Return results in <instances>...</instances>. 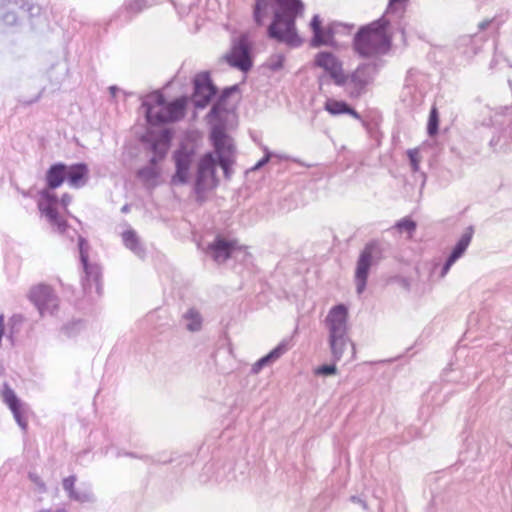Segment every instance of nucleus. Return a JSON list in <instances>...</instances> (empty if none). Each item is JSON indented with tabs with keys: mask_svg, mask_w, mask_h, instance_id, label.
<instances>
[{
	"mask_svg": "<svg viewBox=\"0 0 512 512\" xmlns=\"http://www.w3.org/2000/svg\"><path fill=\"white\" fill-rule=\"evenodd\" d=\"M273 12L271 23L267 27V36L292 48L302 45L297 33L296 18L304 13L302 0H255L253 20L257 26H263Z\"/></svg>",
	"mask_w": 512,
	"mask_h": 512,
	"instance_id": "nucleus-1",
	"label": "nucleus"
},
{
	"mask_svg": "<svg viewBox=\"0 0 512 512\" xmlns=\"http://www.w3.org/2000/svg\"><path fill=\"white\" fill-rule=\"evenodd\" d=\"M391 24V19L380 17L368 25L362 26L353 39L355 52L364 58L385 53L391 46V39L386 32L387 27Z\"/></svg>",
	"mask_w": 512,
	"mask_h": 512,
	"instance_id": "nucleus-2",
	"label": "nucleus"
},
{
	"mask_svg": "<svg viewBox=\"0 0 512 512\" xmlns=\"http://www.w3.org/2000/svg\"><path fill=\"white\" fill-rule=\"evenodd\" d=\"M325 324L328 329V343L333 362L342 359L348 345L354 351V344L348 336V309L344 304L333 306L326 318Z\"/></svg>",
	"mask_w": 512,
	"mask_h": 512,
	"instance_id": "nucleus-3",
	"label": "nucleus"
},
{
	"mask_svg": "<svg viewBox=\"0 0 512 512\" xmlns=\"http://www.w3.org/2000/svg\"><path fill=\"white\" fill-rule=\"evenodd\" d=\"M383 246L378 241L367 243L361 250L355 269L356 292L362 294L367 285L371 267L378 265L383 259Z\"/></svg>",
	"mask_w": 512,
	"mask_h": 512,
	"instance_id": "nucleus-4",
	"label": "nucleus"
},
{
	"mask_svg": "<svg viewBox=\"0 0 512 512\" xmlns=\"http://www.w3.org/2000/svg\"><path fill=\"white\" fill-rule=\"evenodd\" d=\"M314 65L322 68L325 74L318 77L319 86L328 85L332 81L336 86H343L347 82L342 61L329 51H321L315 55Z\"/></svg>",
	"mask_w": 512,
	"mask_h": 512,
	"instance_id": "nucleus-5",
	"label": "nucleus"
},
{
	"mask_svg": "<svg viewBox=\"0 0 512 512\" xmlns=\"http://www.w3.org/2000/svg\"><path fill=\"white\" fill-rule=\"evenodd\" d=\"M500 22L495 17L485 19L478 24V32L473 35H465L459 38V47H465L463 53L467 56L476 55L483 44L490 38L498 35Z\"/></svg>",
	"mask_w": 512,
	"mask_h": 512,
	"instance_id": "nucleus-6",
	"label": "nucleus"
},
{
	"mask_svg": "<svg viewBox=\"0 0 512 512\" xmlns=\"http://www.w3.org/2000/svg\"><path fill=\"white\" fill-rule=\"evenodd\" d=\"M78 248L84 271V277H82L83 289L87 294H91L93 289H95V293L100 295L102 290L101 267L98 264L89 263L90 246L88 241L82 236L78 237Z\"/></svg>",
	"mask_w": 512,
	"mask_h": 512,
	"instance_id": "nucleus-7",
	"label": "nucleus"
},
{
	"mask_svg": "<svg viewBox=\"0 0 512 512\" xmlns=\"http://www.w3.org/2000/svg\"><path fill=\"white\" fill-rule=\"evenodd\" d=\"M377 71V66L374 63L361 64L350 75H347V82L341 87L344 88L349 98L358 99L366 93V88L374 80Z\"/></svg>",
	"mask_w": 512,
	"mask_h": 512,
	"instance_id": "nucleus-8",
	"label": "nucleus"
},
{
	"mask_svg": "<svg viewBox=\"0 0 512 512\" xmlns=\"http://www.w3.org/2000/svg\"><path fill=\"white\" fill-rule=\"evenodd\" d=\"M210 139L214 146L217 163L223 169L225 177H229L230 166L232 165V157L235 147L231 138L226 134L223 125H214L211 130Z\"/></svg>",
	"mask_w": 512,
	"mask_h": 512,
	"instance_id": "nucleus-9",
	"label": "nucleus"
},
{
	"mask_svg": "<svg viewBox=\"0 0 512 512\" xmlns=\"http://www.w3.org/2000/svg\"><path fill=\"white\" fill-rule=\"evenodd\" d=\"M251 43L247 34H241L232 43L231 51L225 56L227 63L246 73L252 66Z\"/></svg>",
	"mask_w": 512,
	"mask_h": 512,
	"instance_id": "nucleus-10",
	"label": "nucleus"
},
{
	"mask_svg": "<svg viewBox=\"0 0 512 512\" xmlns=\"http://www.w3.org/2000/svg\"><path fill=\"white\" fill-rule=\"evenodd\" d=\"M29 299L41 316L53 315L59 306V298L51 286L38 284L30 289Z\"/></svg>",
	"mask_w": 512,
	"mask_h": 512,
	"instance_id": "nucleus-11",
	"label": "nucleus"
},
{
	"mask_svg": "<svg viewBox=\"0 0 512 512\" xmlns=\"http://www.w3.org/2000/svg\"><path fill=\"white\" fill-rule=\"evenodd\" d=\"M194 92L192 102L196 108L203 109L211 101L217 92L208 72H202L194 78Z\"/></svg>",
	"mask_w": 512,
	"mask_h": 512,
	"instance_id": "nucleus-12",
	"label": "nucleus"
},
{
	"mask_svg": "<svg viewBox=\"0 0 512 512\" xmlns=\"http://www.w3.org/2000/svg\"><path fill=\"white\" fill-rule=\"evenodd\" d=\"M50 189H43L40 192L41 200L38 202V208L42 214H44L49 223L57 227L60 233H64L68 227L66 220L60 218L56 205L58 198L54 193L49 191Z\"/></svg>",
	"mask_w": 512,
	"mask_h": 512,
	"instance_id": "nucleus-13",
	"label": "nucleus"
},
{
	"mask_svg": "<svg viewBox=\"0 0 512 512\" xmlns=\"http://www.w3.org/2000/svg\"><path fill=\"white\" fill-rule=\"evenodd\" d=\"M193 157L194 151L186 146H181L173 153L176 170L171 178L172 185H185L188 183Z\"/></svg>",
	"mask_w": 512,
	"mask_h": 512,
	"instance_id": "nucleus-14",
	"label": "nucleus"
},
{
	"mask_svg": "<svg viewBox=\"0 0 512 512\" xmlns=\"http://www.w3.org/2000/svg\"><path fill=\"white\" fill-rule=\"evenodd\" d=\"M2 398L5 404L8 405L13 417L19 427L25 432L28 427V422L24 416V410L20 399L15 394L14 390L5 383L2 390Z\"/></svg>",
	"mask_w": 512,
	"mask_h": 512,
	"instance_id": "nucleus-15",
	"label": "nucleus"
},
{
	"mask_svg": "<svg viewBox=\"0 0 512 512\" xmlns=\"http://www.w3.org/2000/svg\"><path fill=\"white\" fill-rule=\"evenodd\" d=\"M236 241L226 240L221 236H217L215 240L208 245L207 253L217 263H223L229 259L235 250Z\"/></svg>",
	"mask_w": 512,
	"mask_h": 512,
	"instance_id": "nucleus-16",
	"label": "nucleus"
},
{
	"mask_svg": "<svg viewBox=\"0 0 512 512\" xmlns=\"http://www.w3.org/2000/svg\"><path fill=\"white\" fill-rule=\"evenodd\" d=\"M66 180L68 184L75 189L84 187L89 180V168L86 163H75L67 165Z\"/></svg>",
	"mask_w": 512,
	"mask_h": 512,
	"instance_id": "nucleus-17",
	"label": "nucleus"
},
{
	"mask_svg": "<svg viewBox=\"0 0 512 512\" xmlns=\"http://www.w3.org/2000/svg\"><path fill=\"white\" fill-rule=\"evenodd\" d=\"M289 350V341L282 340L274 349L268 354L257 360L251 367L252 374H258L264 367L271 365L277 361L282 355Z\"/></svg>",
	"mask_w": 512,
	"mask_h": 512,
	"instance_id": "nucleus-18",
	"label": "nucleus"
},
{
	"mask_svg": "<svg viewBox=\"0 0 512 512\" xmlns=\"http://www.w3.org/2000/svg\"><path fill=\"white\" fill-rule=\"evenodd\" d=\"M171 139V132L168 129H164L157 136L149 135L148 137H144L143 141L150 144V150L154 155L165 158Z\"/></svg>",
	"mask_w": 512,
	"mask_h": 512,
	"instance_id": "nucleus-19",
	"label": "nucleus"
},
{
	"mask_svg": "<svg viewBox=\"0 0 512 512\" xmlns=\"http://www.w3.org/2000/svg\"><path fill=\"white\" fill-rule=\"evenodd\" d=\"M67 176V165L62 162L52 164L45 175L47 188L50 190L60 187Z\"/></svg>",
	"mask_w": 512,
	"mask_h": 512,
	"instance_id": "nucleus-20",
	"label": "nucleus"
},
{
	"mask_svg": "<svg viewBox=\"0 0 512 512\" xmlns=\"http://www.w3.org/2000/svg\"><path fill=\"white\" fill-rule=\"evenodd\" d=\"M405 2L406 0H389L386 13L382 16L391 19V22L395 23L397 29L402 33L405 30V26L402 23L405 14Z\"/></svg>",
	"mask_w": 512,
	"mask_h": 512,
	"instance_id": "nucleus-21",
	"label": "nucleus"
},
{
	"mask_svg": "<svg viewBox=\"0 0 512 512\" xmlns=\"http://www.w3.org/2000/svg\"><path fill=\"white\" fill-rule=\"evenodd\" d=\"M122 241L124 246L131 252H133L136 256H138L139 258L145 257L146 249L135 230H125L122 233Z\"/></svg>",
	"mask_w": 512,
	"mask_h": 512,
	"instance_id": "nucleus-22",
	"label": "nucleus"
},
{
	"mask_svg": "<svg viewBox=\"0 0 512 512\" xmlns=\"http://www.w3.org/2000/svg\"><path fill=\"white\" fill-rule=\"evenodd\" d=\"M147 7L148 0H126L118 11V17L123 15L124 21L129 22Z\"/></svg>",
	"mask_w": 512,
	"mask_h": 512,
	"instance_id": "nucleus-23",
	"label": "nucleus"
},
{
	"mask_svg": "<svg viewBox=\"0 0 512 512\" xmlns=\"http://www.w3.org/2000/svg\"><path fill=\"white\" fill-rule=\"evenodd\" d=\"M214 178L215 177H211L208 174H196L194 193L196 194V201L198 203L202 204L206 201V192L215 186V184H211Z\"/></svg>",
	"mask_w": 512,
	"mask_h": 512,
	"instance_id": "nucleus-24",
	"label": "nucleus"
},
{
	"mask_svg": "<svg viewBox=\"0 0 512 512\" xmlns=\"http://www.w3.org/2000/svg\"><path fill=\"white\" fill-rule=\"evenodd\" d=\"M473 234H474L473 227L472 226L467 227L465 232L461 235L460 239L457 241V243L453 247V249L448 257H450L454 261H457L458 259H460L464 255L469 244L471 243Z\"/></svg>",
	"mask_w": 512,
	"mask_h": 512,
	"instance_id": "nucleus-25",
	"label": "nucleus"
},
{
	"mask_svg": "<svg viewBox=\"0 0 512 512\" xmlns=\"http://www.w3.org/2000/svg\"><path fill=\"white\" fill-rule=\"evenodd\" d=\"M187 99L185 97L177 98L170 103H166V115L169 122L180 120L184 116Z\"/></svg>",
	"mask_w": 512,
	"mask_h": 512,
	"instance_id": "nucleus-26",
	"label": "nucleus"
},
{
	"mask_svg": "<svg viewBox=\"0 0 512 512\" xmlns=\"http://www.w3.org/2000/svg\"><path fill=\"white\" fill-rule=\"evenodd\" d=\"M145 117L147 122L153 126L169 123L166 115V103L159 105L155 110L149 108L145 113Z\"/></svg>",
	"mask_w": 512,
	"mask_h": 512,
	"instance_id": "nucleus-27",
	"label": "nucleus"
},
{
	"mask_svg": "<svg viewBox=\"0 0 512 512\" xmlns=\"http://www.w3.org/2000/svg\"><path fill=\"white\" fill-rule=\"evenodd\" d=\"M215 164L216 160L211 153L205 154L199 161L197 173L208 174L215 177Z\"/></svg>",
	"mask_w": 512,
	"mask_h": 512,
	"instance_id": "nucleus-28",
	"label": "nucleus"
},
{
	"mask_svg": "<svg viewBox=\"0 0 512 512\" xmlns=\"http://www.w3.org/2000/svg\"><path fill=\"white\" fill-rule=\"evenodd\" d=\"M165 102L166 100L164 95L160 91H154L143 98L142 107L146 112L149 108L155 110L156 107L165 104Z\"/></svg>",
	"mask_w": 512,
	"mask_h": 512,
	"instance_id": "nucleus-29",
	"label": "nucleus"
},
{
	"mask_svg": "<svg viewBox=\"0 0 512 512\" xmlns=\"http://www.w3.org/2000/svg\"><path fill=\"white\" fill-rule=\"evenodd\" d=\"M310 27L313 32V37L310 41V45L314 48L321 47L324 41H322L320 37V34L322 32V22L319 15H314L312 17Z\"/></svg>",
	"mask_w": 512,
	"mask_h": 512,
	"instance_id": "nucleus-30",
	"label": "nucleus"
},
{
	"mask_svg": "<svg viewBox=\"0 0 512 512\" xmlns=\"http://www.w3.org/2000/svg\"><path fill=\"white\" fill-rule=\"evenodd\" d=\"M185 319L189 322L187 323V329L190 331H198L202 325V318L199 312L195 309H189L185 315Z\"/></svg>",
	"mask_w": 512,
	"mask_h": 512,
	"instance_id": "nucleus-31",
	"label": "nucleus"
},
{
	"mask_svg": "<svg viewBox=\"0 0 512 512\" xmlns=\"http://www.w3.org/2000/svg\"><path fill=\"white\" fill-rule=\"evenodd\" d=\"M348 104L344 101L329 99L325 103V110L332 115H341L347 112Z\"/></svg>",
	"mask_w": 512,
	"mask_h": 512,
	"instance_id": "nucleus-32",
	"label": "nucleus"
},
{
	"mask_svg": "<svg viewBox=\"0 0 512 512\" xmlns=\"http://www.w3.org/2000/svg\"><path fill=\"white\" fill-rule=\"evenodd\" d=\"M159 169L155 166H144L137 172V176L144 182L154 181L159 177Z\"/></svg>",
	"mask_w": 512,
	"mask_h": 512,
	"instance_id": "nucleus-33",
	"label": "nucleus"
},
{
	"mask_svg": "<svg viewBox=\"0 0 512 512\" xmlns=\"http://www.w3.org/2000/svg\"><path fill=\"white\" fill-rule=\"evenodd\" d=\"M79 503H89L94 501V495L89 488L83 490H75L69 497Z\"/></svg>",
	"mask_w": 512,
	"mask_h": 512,
	"instance_id": "nucleus-34",
	"label": "nucleus"
},
{
	"mask_svg": "<svg viewBox=\"0 0 512 512\" xmlns=\"http://www.w3.org/2000/svg\"><path fill=\"white\" fill-rule=\"evenodd\" d=\"M439 129V115L436 108H432L429 114L427 133L429 136H434L438 133Z\"/></svg>",
	"mask_w": 512,
	"mask_h": 512,
	"instance_id": "nucleus-35",
	"label": "nucleus"
},
{
	"mask_svg": "<svg viewBox=\"0 0 512 512\" xmlns=\"http://www.w3.org/2000/svg\"><path fill=\"white\" fill-rule=\"evenodd\" d=\"M226 111L225 104L217 100L207 114L209 121L220 120L221 115Z\"/></svg>",
	"mask_w": 512,
	"mask_h": 512,
	"instance_id": "nucleus-36",
	"label": "nucleus"
},
{
	"mask_svg": "<svg viewBox=\"0 0 512 512\" xmlns=\"http://www.w3.org/2000/svg\"><path fill=\"white\" fill-rule=\"evenodd\" d=\"M15 4L17 5L18 10L21 12L22 15L27 14L32 17L34 15H37L40 11L39 6H36L28 2L21 1L20 4L18 2H15Z\"/></svg>",
	"mask_w": 512,
	"mask_h": 512,
	"instance_id": "nucleus-37",
	"label": "nucleus"
},
{
	"mask_svg": "<svg viewBox=\"0 0 512 512\" xmlns=\"http://www.w3.org/2000/svg\"><path fill=\"white\" fill-rule=\"evenodd\" d=\"M285 57L282 54H276L269 58L267 66L271 71H279L283 68Z\"/></svg>",
	"mask_w": 512,
	"mask_h": 512,
	"instance_id": "nucleus-38",
	"label": "nucleus"
},
{
	"mask_svg": "<svg viewBox=\"0 0 512 512\" xmlns=\"http://www.w3.org/2000/svg\"><path fill=\"white\" fill-rule=\"evenodd\" d=\"M335 363L336 362H333L331 364H324V365L318 366L314 370L315 375H319V376L335 375L337 373V367H336Z\"/></svg>",
	"mask_w": 512,
	"mask_h": 512,
	"instance_id": "nucleus-39",
	"label": "nucleus"
},
{
	"mask_svg": "<svg viewBox=\"0 0 512 512\" xmlns=\"http://www.w3.org/2000/svg\"><path fill=\"white\" fill-rule=\"evenodd\" d=\"M334 34H335V31H334L333 27H331V26L322 27V32L320 34L321 40L324 41L322 43V46L323 45L332 46L334 44Z\"/></svg>",
	"mask_w": 512,
	"mask_h": 512,
	"instance_id": "nucleus-40",
	"label": "nucleus"
},
{
	"mask_svg": "<svg viewBox=\"0 0 512 512\" xmlns=\"http://www.w3.org/2000/svg\"><path fill=\"white\" fill-rule=\"evenodd\" d=\"M18 20H19V15L14 10H7L2 16V21L4 22L5 25H8V26L17 25Z\"/></svg>",
	"mask_w": 512,
	"mask_h": 512,
	"instance_id": "nucleus-41",
	"label": "nucleus"
},
{
	"mask_svg": "<svg viewBox=\"0 0 512 512\" xmlns=\"http://www.w3.org/2000/svg\"><path fill=\"white\" fill-rule=\"evenodd\" d=\"M407 155L410 161L411 169L413 172H417L419 170V151L417 149H409L407 151Z\"/></svg>",
	"mask_w": 512,
	"mask_h": 512,
	"instance_id": "nucleus-42",
	"label": "nucleus"
},
{
	"mask_svg": "<svg viewBox=\"0 0 512 512\" xmlns=\"http://www.w3.org/2000/svg\"><path fill=\"white\" fill-rule=\"evenodd\" d=\"M396 227L400 231L413 232L416 229V223L409 218H403L397 222Z\"/></svg>",
	"mask_w": 512,
	"mask_h": 512,
	"instance_id": "nucleus-43",
	"label": "nucleus"
},
{
	"mask_svg": "<svg viewBox=\"0 0 512 512\" xmlns=\"http://www.w3.org/2000/svg\"><path fill=\"white\" fill-rule=\"evenodd\" d=\"M76 476L70 475L63 479V489L67 492L68 497L76 490L75 489Z\"/></svg>",
	"mask_w": 512,
	"mask_h": 512,
	"instance_id": "nucleus-44",
	"label": "nucleus"
},
{
	"mask_svg": "<svg viewBox=\"0 0 512 512\" xmlns=\"http://www.w3.org/2000/svg\"><path fill=\"white\" fill-rule=\"evenodd\" d=\"M29 479L37 486L40 493H45L47 488L41 477L35 472H29Z\"/></svg>",
	"mask_w": 512,
	"mask_h": 512,
	"instance_id": "nucleus-45",
	"label": "nucleus"
},
{
	"mask_svg": "<svg viewBox=\"0 0 512 512\" xmlns=\"http://www.w3.org/2000/svg\"><path fill=\"white\" fill-rule=\"evenodd\" d=\"M237 90H238V86H237V85H233V86H230V87H226V88L222 91V93H221L220 97L218 98V100L225 104V101L228 99V97H229L232 93L236 92Z\"/></svg>",
	"mask_w": 512,
	"mask_h": 512,
	"instance_id": "nucleus-46",
	"label": "nucleus"
},
{
	"mask_svg": "<svg viewBox=\"0 0 512 512\" xmlns=\"http://www.w3.org/2000/svg\"><path fill=\"white\" fill-rule=\"evenodd\" d=\"M271 156H272V154H271L267 149H265V155H264V157H263L262 159H260V160L255 164V166L253 167V169H254V170H257V169H259V168L263 167L264 165H266V164L269 162V160H270Z\"/></svg>",
	"mask_w": 512,
	"mask_h": 512,
	"instance_id": "nucleus-47",
	"label": "nucleus"
},
{
	"mask_svg": "<svg viewBox=\"0 0 512 512\" xmlns=\"http://www.w3.org/2000/svg\"><path fill=\"white\" fill-rule=\"evenodd\" d=\"M456 261H454L453 259H451L450 257H447L442 269H441V273H440V276L441 277H444L450 270L451 266L455 263Z\"/></svg>",
	"mask_w": 512,
	"mask_h": 512,
	"instance_id": "nucleus-48",
	"label": "nucleus"
},
{
	"mask_svg": "<svg viewBox=\"0 0 512 512\" xmlns=\"http://www.w3.org/2000/svg\"><path fill=\"white\" fill-rule=\"evenodd\" d=\"M42 91H40L34 98L30 99V100H19V102L24 105V106H28V105H31L33 103H36L40 100V98L42 97Z\"/></svg>",
	"mask_w": 512,
	"mask_h": 512,
	"instance_id": "nucleus-49",
	"label": "nucleus"
},
{
	"mask_svg": "<svg viewBox=\"0 0 512 512\" xmlns=\"http://www.w3.org/2000/svg\"><path fill=\"white\" fill-rule=\"evenodd\" d=\"M72 201V196L68 193H64L62 196H61V199H60V202H61V205L66 208Z\"/></svg>",
	"mask_w": 512,
	"mask_h": 512,
	"instance_id": "nucleus-50",
	"label": "nucleus"
},
{
	"mask_svg": "<svg viewBox=\"0 0 512 512\" xmlns=\"http://www.w3.org/2000/svg\"><path fill=\"white\" fill-rule=\"evenodd\" d=\"M350 500L353 502V503H357V504H360L363 509H367V503L365 500L361 499L360 497H357V496H351L350 497Z\"/></svg>",
	"mask_w": 512,
	"mask_h": 512,
	"instance_id": "nucleus-51",
	"label": "nucleus"
},
{
	"mask_svg": "<svg viewBox=\"0 0 512 512\" xmlns=\"http://www.w3.org/2000/svg\"><path fill=\"white\" fill-rule=\"evenodd\" d=\"M345 114L351 115L353 118L359 120L361 118L360 114L351 106L348 105L347 112Z\"/></svg>",
	"mask_w": 512,
	"mask_h": 512,
	"instance_id": "nucleus-52",
	"label": "nucleus"
},
{
	"mask_svg": "<svg viewBox=\"0 0 512 512\" xmlns=\"http://www.w3.org/2000/svg\"><path fill=\"white\" fill-rule=\"evenodd\" d=\"M163 159L164 158H160L159 156L153 155L150 158V160H149V165L148 166H155V167H157L158 162H160Z\"/></svg>",
	"mask_w": 512,
	"mask_h": 512,
	"instance_id": "nucleus-53",
	"label": "nucleus"
},
{
	"mask_svg": "<svg viewBox=\"0 0 512 512\" xmlns=\"http://www.w3.org/2000/svg\"><path fill=\"white\" fill-rule=\"evenodd\" d=\"M109 91H110V94L112 95V97H115L116 92L118 91V88L116 86H110Z\"/></svg>",
	"mask_w": 512,
	"mask_h": 512,
	"instance_id": "nucleus-54",
	"label": "nucleus"
},
{
	"mask_svg": "<svg viewBox=\"0 0 512 512\" xmlns=\"http://www.w3.org/2000/svg\"><path fill=\"white\" fill-rule=\"evenodd\" d=\"M130 211V205L129 204H125L124 206H122L121 208V212L122 213H128Z\"/></svg>",
	"mask_w": 512,
	"mask_h": 512,
	"instance_id": "nucleus-55",
	"label": "nucleus"
},
{
	"mask_svg": "<svg viewBox=\"0 0 512 512\" xmlns=\"http://www.w3.org/2000/svg\"><path fill=\"white\" fill-rule=\"evenodd\" d=\"M39 512H66L65 509H57L56 511H51V510H41Z\"/></svg>",
	"mask_w": 512,
	"mask_h": 512,
	"instance_id": "nucleus-56",
	"label": "nucleus"
},
{
	"mask_svg": "<svg viewBox=\"0 0 512 512\" xmlns=\"http://www.w3.org/2000/svg\"><path fill=\"white\" fill-rule=\"evenodd\" d=\"M494 124H495V122L492 119H490V121L488 123H485V125H487V126H491Z\"/></svg>",
	"mask_w": 512,
	"mask_h": 512,
	"instance_id": "nucleus-57",
	"label": "nucleus"
},
{
	"mask_svg": "<svg viewBox=\"0 0 512 512\" xmlns=\"http://www.w3.org/2000/svg\"><path fill=\"white\" fill-rule=\"evenodd\" d=\"M124 455L129 456V457H136V455L134 453H125Z\"/></svg>",
	"mask_w": 512,
	"mask_h": 512,
	"instance_id": "nucleus-58",
	"label": "nucleus"
}]
</instances>
